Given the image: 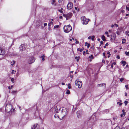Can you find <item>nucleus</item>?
<instances>
[{
  "instance_id": "1",
  "label": "nucleus",
  "mask_w": 129,
  "mask_h": 129,
  "mask_svg": "<svg viewBox=\"0 0 129 129\" xmlns=\"http://www.w3.org/2000/svg\"><path fill=\"white\" fill-rule=\"evenodd\" d=\"M12 105L9 104H7L5 107V110L7 112H9L10 111H14V109H12Z\"/></svg>"
},
{
  "instance_id": "2",
  "label": "nucleus",
  "mask_w": 129,
  "mask_h": 129,
  "mask_svg": "<svg viewBox=\"0 0 129 129\" xmlns=\"http://www.w3.org/2000/svg\"><path fill=\"white\" fill-rule=\"evenodd\" d=\"M63 28L64 31L66 33H69L72 29V27L70 25L67 26L65 25Z\"/></svg>"
},
{
  "instance_id": "3",
  "label": "nucleus",
  "mask_w": 129,
  "mask_h": 129,
  "mask_svg": "<svg viewBox=\"0 0 129 129\" xmlns=\"http://www.w3.org/2000/svg\"><path fill=\"white\" fill-rule=\"evenodd\" d=\"M81 20L83 24L86 25L88 23L89 21L90 20L89 19L86 18L85 16H83L81 17Z\"/></svg>"
},
{
  "instance_id": "4",
  "label": "nucleus",
  "mask_w": 129,
  "mask_h": 129,
  "mask_svg": "<svg viewBox=\"0 0 129 129\" xmlns=\"http://www.w3.org/2000/svg\"><path fill=\"white\" fill-rule=\"evenodd\" d=\"M63 16L66 18V20H67L68 19L70 18L72 16V13H69L67 14H63Z\"/></svg>"
},
{
  "instance_id": "5",
  "label": "nucleus",
  "mask_w": 129,
  "mask_h": 129,
  "mask_svg": "<svg viewBox=\"0 0 129 129\" xmlns=\"http://www.w3.org/2000/svg\"><path fill=\"white\" fill-rule=\"evenodd\" d=\"M75 83L76 85L78 86V87L79 88H81L82 86V83L81 82L76 80Z\"/></svg>"
},
{
  "instance_id": "6",
  "label": "nucleus",
  "mask_w": 129,
  "mask_h": 129,
  "mask_svg": "<svg viewBox=\"0 0 129 129\" xmlns=\"http://www.w3.org/2000/svg\"><path fill=\"white\" fill-rule=\"evenodd\" d=\"M19 49L21 51H24L25 50V45L24 44H21L20 46Z\"/></svg>"
},
{
  "instance_id": "7",
  "label": "nucleus",
  "mask_w": 129,
  "mask_h": 129,
  "mask_svg": "<svg viewBox=\"0 0 129 129\" xmlns=\"http://www.w3.org/2000/svg\"><path fill=\"white\" fill-rule=\"evenodd\" d=\"M62 113L64 116H65L67 113V111L66 109L65 108H63V109H62Z\"/></svg>"
},
{
  "instance_id": "8",
  "label": "nucleus",
  "mask_w": 129,
  "mask_h": 129,
  "mask_svg": "<svg viewBox=\"0 0 129 129\" xmlns=\"http://www.w3.org/2000/svg\"><path fill=\"white\" fill-rule=\"evenodd\" d=\"M77 115L78 118H80L82 115V111H79L77 112Z\"/></svg>"
},
{
  "instance_id": "9",
  "label": "nucleus",
  "mask_w": 129,
  "mask_h": 129,
  "mask_svg": "<svg viewBox=\"0 0 129 129\" xmlns=\"http://www.w3.org/2000/svg\"><path fill=\"white\" fill-rule=\"evenodd\" d=\"M31 129H39V125L37 124H35L31 127Z\"/></svg>"
},
{
  "instance_id": "10",
  "label": "nucleus",
  "mask_w": 129,
  "mask_h": 129,
  "mask_svg": "<svg viewBox=\"0 0 129 129\" xmlns=\"http://www.w3.org/2000/svg\"><path fill=\"white\" fill-rule=\"evenodd\" d=\"M73 6V4L71 3H69L67 5V8L68 9L70 10L71 9Z\"/></svg>"
},
{
  "instance_id": "11",
  "label": "nucleus",
  "mask_w": 129,
  "mask_h": 129,
  "mask_svg": "<svg viewBox=\"0 0 129 129\" xmlns=\"http://www.w3.org/2000/svg\"><path fill=\"white\" fill-rule=\"evenodd\" d=\"M5 53V51L4 50L1 48H0V55H3Z\"/></svg>"
},
{
  "instance_id": "12",
  "label": "nucleus",
  "mask_w": 129,
  "mask_h": 129,
  "mask_svg": "<svg viewBox=\"0 0 129 129\" xmlns=\"http://www.w3.org/2000/svg\"><path fill=\"white\" fill-rule=\"evenodd\" d=\"M30 62L28 61V63L29 64H31L34 61V58L33 57H31L30 58Z\"/></svg>"
},
{
  "instance_id": "13",
  "label": "nucleus",
  "mask_w": 129,
  "mask_h": 129,
  "mask_svg": "<svg viewBox=\"0 0 129 129\" xmlns=\"http://www.w3.org/2000/svg\"><path fill=\"white\" fill-rule=\"evenodd\" d=\"M58 107H59V106H56L55 107V112L56 113H58V111L60 110V108H59V109H58Z\"/></svg>"
},
{
  "instance_id": "14",
  "label": "nucleus",
  "mask_w": 129,
  "mask_h": 129,
  "mask_svg": "<svg viewBox=\"0 0 129 129\" xmlns=\"http://www.w3.org/2000/svg\"><path fill=\"white\" fill-rule=\"evenodd\" d=\"M104 85L105 88V87L106 84L105 83H101L98 84L97 85V86L98 87L102 86Z\"/></svg>"
},
{
  "instance_id": "15",
  "label": "nucleus",
  "mask_w": 129,
  "mask_h": 129,
  "mask_svg": "<svg viewBox=\"0 0 129 129\" xmlns=\"http://www.w3.org/2000/svg\"><path fill=\"white\" fill-rule=\"evenodd\" d=\"M55 0H52L51 2V4L52 5H53L55 6L56 5V4L55 3Z\"/></svg>"
},
{
  "instance_id": "16",
  "label": "nucleus",
  "mask_w": 129,
  "mask_h": 129,
  "mask_svg": "<svg viewBox=\"0 0 129 129\" xmlns=\"http://www.w3.org/2000/svg\"><path fill=\"white\" fill-rule=\"evenodd\" d=\"M84 49V48L83 47L81 49L80 48H78L77 49L78 51H80V52H81L82 51H83Z\"/></svg>"
},
{
  "instance_id": "17",
  "label": "nucleus",
  "mask_w": 129,
  "mask_h": 129,
  "mask_svg": "<svg viewBox=\"0 0 129 129\" xmlns=\"http://www.w3.org/2000/svg\"><path fill=\"white\" fill-rule=\"evenodd\" d=\"M102 39L103 41H105L106 40L105 37L104 35H102Z\"/></svg>"
},
{
  "instance_id": "18",
  "label": "nucleus",
  "mask_w": 129,
  "mask_h": 129,
  "mask_svg": "<svg viewBox=\"0 0 129 129\" xmlns=\"http://www.w3.org/2000/svg\"><path fill=\"white\" fill-rule=\"evenodd\" d=\"M85 46H87V47L88 48L90 47V44H88L87 42H86L85 43Z\"/></svg>"
},
{
  "instance_id": "19",
  "label": "nucleus",
  "mask_w": 129,
  "mask_h": 129,
  "mask_svg": "<svg viewBox=\"0 0 129 129\" xmlns=\"http://www.w3.org/2000/svg\"><path fill=\"white\" fill-rule=\"evenodd\" d=\"M121 63L123 64V66H124L126 63V62L125 61H122Z\"/></svg>"
},
{
  "instance_id": "20",
  "label": "nucleus",
  "mask_w": 129,
  "mask_h": 129,
  "mask_svg": "<svg viewBox=\"0 0 129 129\" xmlns=\"http://www.w3.org/2000/svg\"><path fill=\"white\" fill-rule=\"evenodd\" d=\"M15 61L14 60H13L11 62V65L12 66H13L15 63Z\"/></svg>"
},
{
  "instance_id": "21",
  "label": "nucleus",
  "mask_w": 129,
  "mask_h": 129,
  "mask_svg": "<svg viewBox=\"0 0 129 129\" xmlns=\"http://www.w3.org/2000/svg\"><path fill=\"white\" fill-rule=\"evenodd\" d=\"M17 92V91H16L14 90L12 91V93L13 94H16Z\"/></svg>"
},
{
  "instance_id": "22",
  "label": "nucleus",
  "mask_w": 129,
  "mask_h": 129,
  "mask_svg": "<svg viewBox=\"0 0 129 129\" xmlns=\"http://www.w3.org/2000/svg\"><path fill=\"white\" fill-rule=\"evenodd\" d=\"M70 93V90H67V91L66 93V94H69Z\"/></svg>"
},
{
  "instance_id": "23",
  "label": "nucleus",
  "mask_w": 129,
  "mask_h": 129,
  "mask_svg": "<svg viewBox=\"0 0 129 129\" xmlns=\"http://www.w3.org/2000/svg\"><path fill=\"white\" fill-rule=\"evenodd\" d=\"M125 53L126 55L129 56V52H127V51H125Z\"/></svg>"
},
{
  "instance_id": "24",
  "label": "nucleus",
  "mask_w": 129,
  "mask_h": 129,
  "mask_svg": "<svg viewBox=\"0 0 129 129\" xmlns=\"http://www.w3.org/2000/svg\"><path fill=\"white\" fill-rule=\"evenodd\" d=\"M45 56L44 55H42L41 56V57L42 58V60L44 61L45 60V59L44 58L45 57Z\"/></svg>"
},
{
  "instance_id": "25",
  "label": "nucleus",
  "mask_w": 129,
  "mask_h": 129,
  "mask_svg": "<svg viewBox=\"0 0 129 129\" xmlns=\"http://www.w3.org/2000/svg\"><path fill=\"white\" fill-rule=\"evenodd\" d=\"M126 41V40H125V39H123L122 42V43L123 44L125 43Z\"/></svg>"
},
{
  "instance_id": "26",
  "label": "nucleus",
  "mask_w": 129,
  "mask_h": 129,
  "mask_svg": "<svg viewBox=\"0 0 129 129\" xmlns=\"http://www.w3.org/2000/svg\"><path fill=\"white\" fill-rule=\"evenodd\" d=\"M59 26L58 25H56L54 26V28L55 29L56 28H58L59 27Z\"/></svg>"
},
{
  "instance_id": "27",
  "label": "nucleus",
  "mask_w": 129,
  "mask_h": 129,
  "mask_svg": "<svg viewBox=\"0 0 129 129\" xmlns=\"http://www.w3.org/2000/svg\"><path fill=\"white\" fill-rule=\"evenodd\" d=\"M89 58L92 59H93L94 58L93 56L92 55H91L89 56Z\"/></svg>"
},
{
  "instance_id": "28",
  "label": "nucleus",
  "mask_w": 129,
  "mask_h": 129,
  "mask_svg": "<svg viewBox=\"0 0 129 129\" xmlns=\"http://www.w3.org/2000/svg\"><path fill=\"white\" fill-rule=\"evenodd\" d=\"M125 34L129 37V31H126L125 32Z\"/></svg>"
},
{
  "instance_id": "29",
  "label": "nucleus",
  "mask_w": 129,
  "mask_h": 129,
  "mask_svg": "<svg viewBox=\"0 0 129 129\" xmlns=\"http://www.w3.org/2000/svg\"><path fill=\"white\" fill-rule=\"evenodd\" d=\"M120 81L121 82H122L124 80V78H122L120 79Z\"/></svg>"
},
{
  "instance_id": "30",
  "label": "nucleus",
  "mask_w": 129,
  "mask_h": 129,
  "mask_svg": "<svg viewBox=\"0 0 129 129\" xmlns=\"http://www.w3.org/2000/svg\"><path fill=\"white\" fill-rule=\"evenodd\" d=\"M128 103V101H124V103H125V106H126L127 105Z\"/></svg>"
},
{
  "instance_id": "31",
  "label": "nucleus",
  "mask_w": 129,
  "mask_h": 129,
  "mask_svg": "<svg viewBox=\"0 0 129 129\" xmlns=\"http://www.w3.org/2000/svg\"><path fill=\"white\" fill-rule=\"evenodd\" d=\"M94 38L95 36H93L91 37V39L92 41H94Z\"/></svg>"
},
{
  "instance_id": "32",
  "label": "nucleus",
  "mask_w": 129,
  "mask_h": 129,
  "mask_svg": "<svg viewBox=\"0 0 129 129\" xmlns=\"http://www.w3.org/2000/svg\"><path fill=\"white\" fill-rule=\"evenodd\" d=\"M16 72V71H14V70H12V74H15V73Z\"/></svg>"
},
{
  "instance_id": "33",
  "label": "nucleus",
  "mask_w": 129,
  "mask_h": 129,
  "mask_svg": "<svg viewBox=\"0 0 129 129\" xmlns=\"http://www.w3.org/2000/svg\"><path fill=\"white\" fill-rule=\"evenodd\" d=\"M75 58L77 60V61H79V58L78 57H75Z\"/></svg>"
},
{
  "instance_id": "34",
  "label": "nucleus",
  "mask_w": 129,
  "mask_h": 129,
  "mask_svg": "<svg viewBox=\"0 0 129 129\" xmlns=\"http://www.w3.org/2000/svg\"><path fill=\"white\" fill-rule=\"evenodd\" d=\"M109 44L108 43H106V44H105V45L104 46V48H106V46H108V45Z\"/></svg>"
},
{
  "instance_id": "35",
  "label": "nucleus",
  "mask_w": 129,
  "mask_h": 129,
  "mask_svg": "<svg viewBox=\"0 0 129 129\" xmlns=\"http://www.w3.org/2000/svg\"><path fill=\"white\" fill-rule=\"evenodd\" d=\"M13 86L12 85L11 86H9L8 87V88L9 89H11L13 88Z\"/></svg>"
},
{
  "instance_id": "36",
  "label": "nucleus",
  "mask_w": 129,
  "mask_h": 129,
  "mask_svg": "<svg viewBox=\"0 0 129 129\" xmlns=\"http://www.w3.org/2000/svg\"><path fill=\"white\" fill-rule=\"evenodd\" d=\"M58 12H60V13H62L63 11L62 10H58Z\"/></svg>"
},
{
  "instance_id": "37",
  "label": "nucleus",
  "mask_w": 129,
  "mask_h": 129,
  "mask_svg": "<svg viewBox=\"0 0 129 129\" xmlns=\"http://www.w3.org/2000/svg\"><path fill=\"white\" fill-rule=\"evenodd\" d=\"M122 112L123 113V115L124 116L125 115V112H124V110H122Z\"/></svg>"
},
{
  "instance_id": "38",
  "label": "nucleus",
  "mask_w": 129,
  "mask_h": 129,
  "mask_svg": "<svg viewBox=\"0 0 129 129\" xmlns=\"http://www.w3.org/2000/svg\"><path fill=\"white\" fill-rule=\"evenodd\" d=\"M126 10H127L128 11H129V8L128 7L126 6Z\"/></svg>"
},
{
  "instance_id": "39",
  "label": "nucleus",
  "mask_w": 129,
  "mask_h": 129,
  "mask_svg": "<svg viewBox=\"0 0 129 129\" xmlns=\"http://www.w3.org/2000/svg\"><path fill=\"white\" fill-rule=\"evenodd\" d=\"M14 79L13 78H12L11 79V81L13 82L14 81Z\"/></svg>"
},
{
  "instance_id": "40",
  "label": "nucleus",
  "mask_w": 129,
  "mask_h": 129,
  "mask_svg": "<svg viewBox=\"0 0 129 129\" xmlns=\"http://www.w3.org/2000/svg\"><path fill=\"white\" fill-rule=\"evenodd\" d=\"M113 40H115V35H113Z\"/></svg>"
},
{
  "instance_id": "41",
  "label": "nucleus",
  "mask_w": 129,
  "mask_h": 129,
  "mask_svg": "<svg viewBox=\"0 0 129 129\" xmlns=\"http://www.w3.org/2000/svg\"><path fill=\"white\" fill-rule=\"evenodd\" d=\"M125 87L126 88V89H128V85H125Z\"/></svg>"
},
{
  "instance_id": "42",
  "label": "nucleus",
  "mask_w": 129,
  "mask_h": 129,
  "mask_svg": "<svg viewBox=\"0 0 129 129\" xmlns=\"http://www.w3.org/2000/svg\"><path fill=\"white\" fill-rule=\"evenodd\" d=\"M103 41H101L100 42V46H101V45H102L103 44Z\"/></svg>"
},
{
  "instance_id": "43",
  "label": "nucleus",
  "mask_w": 129,
  "mask_h": 129,
  "mask_svg": "<svg viewBox=\"0 0 129 129\" xmlns=\"http://www.w3.org/2000/svg\"><path fill=\"white\" fill-rule=\"evenodd\" d=\"M114 129H120V128L118 127H116L114 128Z\"/></svg>"
},
{
  "instance_id": "44",
  "label": "nucleus",
  "mask_w": 129,
  "mask_h": 129,
  "mask_svg": "<svg viewBox=\"0 0 129 129\" xmlns=\"http://www.w3.org/2000/svg\"><path fill=\"white\" fill-rule=\"evenodd\" d=\"M103 56H104L105 57H106L105 56V52H104L103 53Z\"/></svg>"
},
{
  "instance_id": "45",
  "label": "nucleus",
  "mask_w": 129,
  "mask_h": 129,
  "mask_svg": "<svg viewBox=\"0 0 129 129\" xmlns=\"http://www.w3.org/2000/svg\"><path fill=\"white\" fill-rule=\"evenodd\" d=\"M117 58L118 59H120V57L119 55H118L117 56Z\"/></svg>"
},
{
  "instance_id": "46",
  "label": "nucleus",
  "mask_w": 129,
  "mask_h": 129,
  "mask_svg": "<svg viewBox=\"0 0 129 129\" xmlns=\"http://www.w3.org/2000/svg\"><path fill=\"white\" fill-rule=\"evenodd\" d=\"M114 25L116 27H117L118 26V25L116 23H115L114 24Z\"/></svg>"
},
{
  "instance_id": "47",
  "label": "nucleus",
  "mask_w": 129,
  "mask_h": 129,
  "mask_svg": "<svg viewBox=\"0 0 129 129\" xmlns=\"http://www.w3.org/2000/svg\"><path fill=\"white\" fill-rule=\"evenodd\" d=\"M44 26H46L47 25V23H45L44 24Z\"/></svg>"
},
{
  "instance_id": "48",
  "label": "nucleus",
  "mask_w": 129,
  "mask_h": 129,
  "mask_svg": "<svg viewBox=\"0 0 129 129\" xmlns=\"http://www.w3.org/2000/svg\"><path fill=\"white\" fill-rule=\"evenodd\" d=\"M102 62L105 63V60H104V59H103L102 60Z\"/></svg>"
},
{
  "instance_id": "49",
  "label": "nucleus",
  "mask_w": 129,
  "mask_h": 129,
  "mask_svg": "<svg viewBox=\"0 0 129 129\" xmlns=\"http://www.w3.org/2000/svg\"><path fill=\"white\" fill-rule=\"evenodd\" d=\"M105 33L106 34L108 35V31H106Z\"/></svg>"
},
{
  "instance_id": "50",
  "label": "nucleus",
  "mask_w": 129,
  "mask_h": 129,
  "mask_svg": "<svg viewBox=\"0 0 129 129\" xmlns=\"http://www.w3.org/2000/svg\"><path fill=\"white\" fill-rule=\"evenodd\" d=\"M79 43V42L78 41H77L76 42V44H78Z\"/></svg>"
},
{
  "instance_id": "51",
  "label": "nucleus",
  "mask_w": 129,
  "mask_h": 129,
  "mask_svg": "<svg viewBox=\"0 0 129 129\" xmlns=\"http://www.w3.org/2000/svg\"><path fill=\"white\" fill-rule=\"evenodd\" d=\"M107 54H109V55H110V52L109 51H108L107 53Z\"/></svg>"
},
{
  "instance_id": "52",
  "label": "nucleus",
  "mask_w": 129,
  "mask_h": 129,
  "mask_svg": "<svg viewBox=\"0 0 129 129\" xmlns=\"http://www.w3.org/2000/svg\"><path fill=\"white\" fill-rule=\"evenodd\" d=\"M91 37L90 36H89V37H88V39H91Z\"/></svg>"
},
{
  "instance_id": "53",
  "label": "nucleus",
  "mask_w": 129,
  "mask_h": 129,
  "mask_svg": "<svg viewBox=\"0 0 129 129\" xmlns=\"http://www.w3.org/2000/svg\"><path fill=\"white\" fill-rule=\"evenodd\" d=\"M113 64V65H115L116 64V62H113L112 64Z\"/></svg>"
},
{
  "instance_id": "54",
  "label": "nucleus",
  "mask_w": 129,
  "mask_h": 129,
  "mask_svg": "<svg viewBox=\"0 0 129 129\" xmlns=\"http://www.w3.org/2000/svg\"><path fill=\"white\" fill-rule=\"evenodd\" d=\"M116 33L118 35L119 34V32L118 31H117L116 32Z\"/></svg>"
},
{
  "instance_id": "55",
  "label": "nucleus",
  "mask_w": 129,
  "mask_h": 129,
  "mask_svg": "<svg viewBox=\"0 0 129 129\" xmlns=\"http://www.w3.org/2000/svg\"><path fill=\"white\" fill-rule=\"evenodd\" d=\"M113 119L114 120H115L116 119V118H113Z\"/></svg>"
},
{
  "instance_id": "56",
  "label": "nucleus",
  "mask_w": 129,
  "mask_h": 129,
  "mask_svg": "<svg viewBox=\"0 0 129 129\" xmlns=\"http://www.w3.org/2000/svg\"><path fill=\"white\" fill-rule=\"evenodd\" d=\"M125 96H127V93L126 92H125Z\"/></svg>"
},
{
  "instance_id": "57",
  "label": "nucleus",
  "mask_w": 129,
  "mask_h": 129,
  "mask_svg": "<svg viewBox=\"0 0 129 129\" xmlns=\"http://www.w3.org/2000/svg\"><path fill=\"white\" fill-rule=\"evenodd\" d=\"M62 18V16H59V18L60 19H61Z\"/></svg>"
},
{
  "instance_id": "58",
  "label": "nucleus",
  "mask_w": 129,
  "mask_h": 129,
  "mask_svg": "<svg viewBox=\"0 0 129 129\" xmlns=\"http://www.w3.org/2000/svg\"><path fill=\"white\" fill-rule=\"evenodd\" d=\"M68 87L69 89H70L71 88V86H68Z\"/></svg>"
},
{
  "instance_id": "59",
  "label": "nucleus",
  "mask_w": 129,
  "mask_h": 129,
  "mask_svg": "<svg viewBox=\"0 0 129 129\" xmlns=\"http://www.w3.org/2000/svg\"><path fill=\"white\" fill-rule=\"evenodd\" d=\"M113 67V64H112L111 65V68H112Z\"/></svg>"
},
{
  "instance_id": "60",
  "label": "nucleus",
  "mask_w": 129,
  "mask_h": 129,
  "mask_svg": "<svg viewBox=\"0 0 129 129\" xmlns=\"http://www.w3.org/2000/svg\"><path fill=\"white\" fill-rule=\"evenodd\" d=\"M48 25L49 27H50V23H49L48 24Z\"/></svg>"
},
{
  "instance_id": "61",
  "label": "nucleus",
  "mask_w": 129,
  "mask_h": 129,
  "mask_svg": "<svg viewBox=\"0 0 129 129\" xmlns=\"http://www.w3.org/2000/svg\"><path fill=\"white\" fill-rule=\"evenodd\" d=\"M63 0H59L58 2L59 3H60V2H61V1H62Z\"/></svg>"
},
{
  "instance_id": "62",
  "label": "nucleus",
  "mask_w": 129,
  "mask_h": 129,
  "mask_svg": "<svg viewBox=\"0 0 129 129\" xmlns=\"http://www.w3.org/2000/svg\"><path fill=\"white\" fill-rule=\"evenodd\" d=\"M85 51H83V55H84L85 54Z\"/></svg>"
},
{
  "instance_id": "63",
  "label": "nucleus",
  "mask_w": 129,
  "mask_h": 129,
  "mask_svg": "<svg viewBox=\"0 0 129 129\" xmlns=\"http://www.w3.org/2000/svg\"><path fill=\"white\" fill-rule=\"evenodd\" d=\"M114 25H111V27H114Z\"/></svg>"
},
{
  "instance_id": "64",
  "label": "nucleus",
  "mask_w": 129,
  "mask_h": 129,
  "mask_svg": "<svg viewBox=\"0 0 129 129\" xmlns=\"http://www.w3.org/2000/svg\"><path fill=\"white\" fill-rule=\"evenodd\" d=\"M61 84L63 85H64L65 84L64 83H63V82Z\"/></svg>"
}]
</instances>
